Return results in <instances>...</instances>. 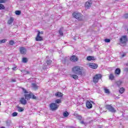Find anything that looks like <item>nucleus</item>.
<instances>
[{
    "label": "nucleus",
    "mask_w": 128,
    "mask_h": 128,
    "mask_svg": "<svg viewBox=\"0 0 128 128\" xmlns=\"http://www.w3.org/2000/svg\"><path fill=\"white\" fill-rule=\"evenodd\" d=\"M11 81H12V82H16V79H12V80H11Z\"/></svg>",
    "instance_id": "nucleus-44"
},
{
    "label": "nucleus",
    "mask_w": 128,
    "mask_h": 128,
    "mask_svg": "<svg viewBox=\"0 0 128 128\" xmlns=\"http://www.w3.org/2000/svg\"><path fill=\"white\" fill-rule=\"evenodd\" d=\"M72 78H74V80H78V76L76 74H72L71 76Z\"/></svg>",
    "instance_id": "nucleus-26"
},
{
    "label": "nucleus",
    "mask_w": 128,
    "mask_h": 128,
    "mask_svg": "<svg viewBox=\"0 0 128 128\" xmlns=\"http://www.w3.org/2000/svg\"><path fill=\"white\" fill-rule=\"evenodd\" d=\"M31 98H32V100H38V97L31 92Z\"/></svg>",
    "instance_id": "nucleus-24"
},
{
    "label": "nucleus",
    "mask_w": 128,
    "mask_h": 128,
    "mask_svg": "<svg viewBox=\"0 0 128 128\" xmlns=\"http://www.w3.org/2000/svg\"><path fill=\"white\" fill-rule=\"evenodd\" d=\"M32 88H33L34 90H38V86H37L36 83H32Z\"/></svg>",
    "instance_id": "nucleus-20"
},
{
    "label": "nucleus",
    "mask_w": 128,
    "mask_h": 128,
    "mask_svg": "<svg viewBox=\"0 0 128 128\" xmlns=\"http://www.w3.org/2000/svg\"><path fill=\"white\" fill-rule=\"evenodd\" d=\"M72 70L76 74H78V76H82V68L80 66H74L72 68Z\"/></svg>",
    "instance_id": "nucleus-1"
},
{
    "label": "nucleus",
    "mask_w": 128,
    "mask_h": 128,
    "mask_svg": "<svg viewBox=\"0 0 128 128\" xmlns=\"http://www.w3.org/2000/svg\"><path fill=\"white\" fill-rule=\"evenodd\" d=\"M22 72H23V74H30V71H28V70H22Z\"/></svg>",
    "instance_id": "nucleus-28"
},
{
    "label": "nucleus",
    "mask_w": 128,
    "mask_h": 128,
    "mask_svg": "<svg viewBox=\"0 0 128 128\" xmlns=\"http://www.w3.org/2000/svg\"><path fill=\"white\" fill-rule=\"evenodd\" d=\"M120 68H116V70H115V72H114V74L116 75V76H118L120 74Z\"/></svg>",
    "instance_id": "nucleus-17"
},
{
    "label": "nucleus",
    "mask_w": 128,
    "mask_h": 128,
    "mask_svg": "<svg viewBox=\"0 0 128 128\" xmlns=\"http://www.w3.org/2000/svg\"><path fill=\"white\" fill-rule=\"evenodd\" d=\"M62 30H64V28L62 27L60 28V29L58 30V33L60 34V36H64V32H62Z\"/></svg>",
    "instance_id": "nucleus-18"
},
{
    "label": "nucleus",
    "mask_w": 128,
    "mask_h": 128,
    "mask_svg": "<svg viewBox=\"0 0 128 128\" xmlns=\"http://www.w3.org/2000/svg\"><path fill=\"white\" fill-rule=\"evenodd\" d=\"M6 8V7H4V4H0V10H4Z\"/></svg>",
    "instance_id": "nucleus-36"
},
{
    "label": "nucleus",
    "mask_w": 128,
    "mask_h": 128,
    "mask_svg": "<svg viewBox=\"0 0 128 128\" xmlns=\"http://www.w3.org/2000/svg\"><path fill=\"white\" fill-rule=\"evenodd\" d=\"M105 42H110V40L106 38L104 40Z\"/></svg>",
    "instance_id": "nucleus-42"
},
{
    "label": "nucleus",
    "mask_w": 128,
    "mask_h": 128,
    "mask_svg": "<svg viewBox=\"0 0 128 128\" xmlns=\"http://www.w3.org/2000/svg\"><path fill=\"white\" fill-rule=\"evenodd\" d=\"M109 80H114V74H110L109 76Z\"/></svg>",
    "instance_id": "nucleus-19"
},
{
    "label": "nucleus",
    "mask_w": 128,
    "mask_h": 128,
    "mask_svg": "<svg viewBox=\"0 0 128 128\" xmlns=\"http://www.w3.org/2000/svg\"><path fill=\"white\" fill-rule=\"evenodd\" d=\"M15 14L17 16H20V14H22V12L20 11V10H16L15 12Z\"/></svg>",
    "instance_id": "nucleus-37"
},
{
    "label": "nucleus",
    "mask_w": 128,
    "mask_h": 128,
    "mask_svg": "<svg viewBox=\"0 0 128 128\" xmlns=\"http://www.w3.org/2000/svg\"><path fill=\"white\" fill-rule=\"evenodd\" d=\"M70 60L71 62H78V58H76V56H72L70 58Z\"/></svg>",
    "instance_id": "nucleus-14"
},
{
    "label": "nucleus",
    "mask_w": 128,
    "mask_h": 128,
    "mask_svg": "<svg viewBox=\"0 0 128 128\" xmlns=\"http://www.w3.org/2000/svg\"><path fill=\"white\" fill-rule=\"evenodd\" d=\"M16 67H14L12 68V70H16Z\"/></svg>",
    "instance_id": "nucleus-48"
},
{
    "label": "nucleus",
    "mask_w": 128,
    "mask_h": 128,
    "mask_svg": "<svg viewBox=\"0 0 128 128\" xmlns=\"http://www.w3.org/2000/svg\"><path fill=\"white\" fill-rule=\"evenodd\" d=\"M89 66L91 68H93L94 70H96L98 68V64H94V63H90L89 64Z\"/></svg>",
    "instance_id": "nucleus-12"
},
{
    "label": "nucleus",
    "mask_w": 128,
    "mask_h": 128,
    "mask_svg": "<svg viewBox=\"0 0 128 128\" xmlns=\"http://www.w3.org/2000/svg\"><path fill=\"white\" fill-rule=\"evenodd\" d=\"M7 40H8L6 39L1 40H0V44H4V42H7Z\"/></svg>",
    "instance_id": "nucleus-33"
},
{
    "label": "nucleus",
    "mask_w": 128,
    "mask_h": 128,
    "mask_svg": "<svg viewBox=\"0 0 128 128\" xmlns=\"http://www.w3.org/2000/svg\"><path fill=\"white\" fill-rule=\"evenodd\" d=\"M116 85L118 86H122V82L121 80L117 81L116 82Z\"/></svg>",
    "instance_id": "nucleus-29"
},
{
    "label": "nucleus",
    "mask_w": 128,
    "mask_h": 128,
    "mask_svg": "<svg viewBox=\"0 0 128 128\" xmlns=\"http://www.w3.org/2000/svg\"><path fill=\"white\" fill-rule=\"evenodd\" d=\"M94 102L92 101H87L86 102V106L87 108H92V104Z\"/></svg>",
    "instance_id": "nucleus-9"
},
{
    "label": "nucleus",
    "mask_w": 128,
    "mask_h": 128,
    "mask_svg": "<svg viewBox=\"0 0 128 128\" xmlns=\"http://www.w3.org/2000/svg\"><path fill=\"white\" fill-rule=\"evenodd\" d=\"M20 52L22 54H26V49L24 47H20Z\"/></svg>",
    "instance_id": "nucleus-10"
},
{
    "label": "nucleus",
    "mask_w": 128,
    "mask_h": 128,
    "mask_svg": "<svg viewBox=\"0 0 128 128\" xmlns=\"http://www.w3.org/2000/svg\"><path fill=\"white\" fill-rule=\"evenodd\" d=\"M72 16L78 20H84V16L80 13L74 12L72 14Z\"/></svg>",
    "instance_id": "nucleus-4"
},
{
    "label": "nucleus",
    "mask_w": 128,
    "mask_h": 128,
    "mask_svg": "<svg viewBox=\"0 0 128 128\" xmlns=\"http://www.w3.org/2000/svg\"><path fill=\"white\" fill-rule=\"evenodd\" d=\"M126 56V54L125 53L123 54L121 58H124V56Z\"/></svg>",
    "instance_id": "nucleus-46"
},
{
    "label": "nucleus",
    "mask_w": 128,
    "mask_h": 128,
    "mask_svg": "<svg viewBox=\"0 0 128 128\" xmlns=\"http://www.w3.org/2000/svg\"><path fill=\"white\" fill-rule=\"evenodd\" d=\"M76 118L77 120H82V117L80 115L76 114Z\"/></svg>",
    "instance_id": "nucleus-30"
},
{
    "label": "nucleus",
    "mask_w": 128,
    "mask_h": 128,
    "mask_svg": "<svg viewBox=\"0 0 128 128\" xmlns=\"http://www.w3.org/2000/svg\"><path fill=\"white\" fill-rule=\"evenodd\" d=\"M56 104H61L62 103V100L60 99H57L55 100Z\"/></svg>",
    "instance_id": "nucleus-35"
},
{
    "label": "nucleus",
    "mask_w": 128,
    "mask_h": 128,
    "mask_svg": "<svg viewBox=\"0 0 128 128\" xmlns=\"http://www.w3.org/2000/svg\"><path fill=\"white\" fill-rule=\"evenodd\" d=\"M22 62L24 64H26V62H28V58H23L22 59Z\"/></svg>",
    "instance_id": "nucleus-31"
},
{
    "label": "nucleus",
    "mask_w": 128,
    "mask_h": 128,
    "mask_svg": "<svg viewBox=\"0 0 128 128\" xmlns=\"http://www.w3.org/2000/svg\"><path fill=\"white\" fill-rule=\"evenodd\" d=\"M14 18L13 17H10L8 21V24H12L14 22Z\"/></svg>",
    "instance_id": "nucleus-16"
},
{
    "label": "nucleus",
    "mask_w": 128,
    "mask_h": 128,
    "mask_svg": "<svg viewBox=\"0 0 128 128\" xmlns=\"http://www.w3.org/2000/svg\"><path fill=\"white\" fill-rule=\"evenodd\" d=\"M24 96L26 100H30L32 98V93H30V94H25Z\"/></svg>",
    "instance_id": "nucleus-15"
},
{
    "label": "nucleus",
    "mask_w": 128,
    "mask_h": 128,
    "mask_svg": "<svg viewBox=\"0 0 128 128\" xmlns=\"http://www.w3.org/2000/svg\"><path fill=\"white\" fill-rule=\"evenodd\" d=\"M102 78V74H96L93 78V82H94V84H98V80H100Z\"/></svg>",
    "instance_id": "nucleus-5"
},
{
    "label": "nucleus",
    "mask_w": 128,
    "mask_h": 128,
    "mask_svg": "<svg viewBox=\"0 0 128 128\" xmlns=\"http://www.w3.org/2000/svg\"><path fill=\"white\" fill-rule=\"evenodd\" d=\"M0 128H5L4 127H1Z\"/></svg>",
    "instance_id": "nucleus-51"
},
{
    "label": "nucleus",
    "mask_w": 128,
    "mask_h": 128,
    "mask_svg": "<svg viewBox=\"0 0 128 128\" xmlns=\"http://www.w3.org/2000/svg\"><path fill=\"white\" fill-rule=\"evenodd\" d=\"M120 44L122 46H126L128 42V36H122L120 39Z\"/></svg>",
    "instance_id": "nucleus-2"
},
{
    "label": "nucleus",
    "mask_w": 128,
    "mask_h": 128,
    "mask_svg": "<svg viewBox=\"0 0 128 128\" xmlns=\"http://www.w3.org/2000/svg\"><path fill=\"white\" fill-rule=\"evenodd\" d=\"M20 102L21 104H24V106H26V104L27 102L26 98H22L20 100Z\"/></svg>",
    "instance_id": "nucleus-13"
},
{
    "label": "nucleus",
    "mask_w": 128,
    "mask_h": 128,
    "mask_svg": "<svg viewBox=\"0 0 128 128\" xmlns=\"http://www.w3.org/2000/svg\"><path fill=\"white\" fill-rule=\"evenodd\" d=\"M6 0H0V4H4V2H5Z\"/></svg>",
    "instance_id": "nucleus-43"
},
{
    "label": "nucleus",
    "mask_w": 128,
    "mask_h": 128,
    "mask_svg": "<svg viewBox=\"0 0 128 128\" xmlns=\"http://www.w3.org/2000/svg\"><path fill=\"white\" fill-rule=\"evenodd\" d=\"M22 90V92L24 94H28V91L26 90L24 88H21Z\"/></svg>",
    "instance_id": "nucleus-34"
},
{
    "label": "nucleus",
    "mask_w": 128,
    "mask_h": 128,
    "mask_svg": "<svg viewBox=\"0 0 128 128\" xmlns=\"http://www.w3.org/2000/svg\"><path fill=\"white\" fill-rule=\"evenodd\" d=\"M6 124L7 126H10V123L8 122V121H6Z\"/></svg>",
    "instance_id": "nucleus-47"
},
{
    "label": "nucleus",
    "mask_w": 128,
    "mask_h": 128,
    "mask_svg": "<svg viewBox=\"0 0 128 128\" xmlns=\"http://www.w3.org/2000/svg\"><path fill=\"white\" fill-rule=\"evenodd\" d=\"M119 92L120 94H124V88H120Z\"/></svg>",
    "instance_id": "nucleus-32"
},
{
    "label": "nucleus",
    "mask_w": 128,
    "mask_h": 128,
    "mask_svg": "<svg viewBox=\"0 0 128 128\" xmlns=\"http://www.w3.org/2000/svg\"><path fill=\"white\" fill-rule=\"evenodd\" d=\"M87 60H94V57L92 56H88L86 58Z\"/></svg>",
    "instance_id": "nucleus-21"
},
{
    "label": "nucleus",
    "mask_w": 128,
    "mask_h": 128,
    "mask_svg": "<svg viewBox=\"0 0 128 128\" xmlns=\"http://www.w3.org/2000/svg\"><path fill=\"white\" fill-rule=\"evenodd\" d=\"M18 116V112H14L12 114V116Z\"/></svg>",
    "instance_id": "nucleus-40"
},
{
    "label": "nucleus",
    "mask_w": 128,
    "mask_h": 128,
    "mask_svg": "<svg viewBox=\"0 0 128 128\" xmlns=\"http://www.w3.org/2000/svg\"><path fill=\"white\" fill-rule=\"evenodd\" d=\"M17 108H18V112H24V108L20 106H17Z\"/></svg>",
    "instance_id": "nucleus-23"
},
{
    "label": "nucleus",
    "mask_w": 128,
    "mask_h": 128,
    "mask_svg": "<svg viewBox=\"0 0 128 128\" xmlns=\"http://www.w3.org/2000/svg\"><path fill=\"white\" fill-rule=\"evenodd\" d=\"M106 110H109V112H116V109H114V107L111 105H106Z\"/></svg>",
    "instance_id": "nucleus-7"
},
{
    "label": "nucleus",
    "mask_w": 128,
    "mask_h": 128,
    "mask_svg": "<svg viewBox=\"0 0 128 128\" xmlns=\"http://www.w3.org/2000/svg\"><path fill=\"white\" fill-rule=\"evenodd\" d=\"M126 66H128V63H126Z\"/></svg>",
    "instance_id": "nucleus-50"
},
{
    "label": "nucleus",
    "mask_w": 128,
    "mask_h": 128,
    "mask_svg": "<svg viewBox=\"0 0 128 128\" xmlns=\"http://www.w3.org/2000/svg\"><path fill=\"white\" fill-rule=\"evenodd\" d=\"M92 0H88L85 4V8H90V6H92Z\"/></svg>",
    "instance_id": "nucleus-11"
},
{
    "label": "nucleus",
    "mask_w": 128,
    "mask_h": 128,
    "mask_svg": "<svg viewBox=\"0 0 128 128\" xmlns=\"http://www.w3.org/2000/svg\"><path fill=\"white\" fill-rule=\"evenodd\" d=\"M14 40H10L9 42V44H10V46H14Z\"/></svg>",
    "instance_id": "nucleus-38"
},
{
    "label": "nucleus",
    "mask_w": 128,
    "mask_h": 128,
    "mask_svg": "<svg viewBox=\"0 0 128 128\" xmlns=\"http://www.w3.org/2000/svg\"><path fill=\"white\" fill-rule=\"evenodd\" d=\"M21 0V1H22V0Z\"/></svg>",
    "instance_id": "nucleus-53"
},
{
    "label": "nucleus",
    "mask_w": 128,
    "mask_h": 128,
    "mask_svg": "<svg viewBox=\"0 0 128 128\" xmlns=\"http://www.w3.org/2000/svg\"><path fill=\"white\" fill-rule=\"evenodd\" d=\"M40 31H38V34L36 38V42H40V41L42 40H44L42 38V36H40Z\"/></svg>",
    "instance_id": "nucleus-8"
},
{
    "label": "nucleus",
    "mask_w": 128,
    "mask_h": 128,
    "mask_svg": "<svg viewBox=\"0 0 128 128\" xmlns=\"http://www.w3.org/2000/svg\"><path fill=\"white\" fill-rule=\"evenodd\" d=\"M123 16L124 18H128V14H124Z\"/></svg>",
    "instance_id": "nucleus-41"
},
{
    "label": "nucleus",
    "mask_w": 128,
    "mask_h": 128,
    "mask_svg": "<svg viewBox=\"0 0 128 128\" xmlns=\"http://www.w3.org/2000/svg\"><path fill=\"white\" fill-rule=\"evenodd\" d=\"M124 72H128V68H125L124 69Z\"/></svg>",
    "instance_id": "nucleus-45"
},
{
    "label": "nucleus",
    "mask_w": 128,
    "mask_h": 128,
    "mask_svg": "<svg viewBox=\"0 0 128 128\" xmlns=\"http://www.w3.org/2000/svg\"><path fill=\"white\" fill-rule=\"evenodd\" d=\"M0 106H1L0 102Z\"/></svg>",
    "instance_id": "nucleus-52"
},
{
    "label": "nucleus",
    "mask_w": 128,
    "mask_h": 128,
    "mask_svg": "<svg viewBox=\"0 0 128 128\" xmlns=\"http://www.w3.org/2000/svg\"><path fill=\"white\" fill-rule=\"evenodd\" d=\"M69 114H68V112L66 111L63 113V116H64V118H66V117L68 116Z\"/></svg>",
    "instance_id": "nucleus-27"
},
{
    "label": "nucleus",
    "mask_w": 128,
    "mask_h": 128,
    "mask_svg": "<svg viewBox=\"0 0 128 128\" xmlns=\"http://www.w3.org/2000/svg\"><path fill=\"white\" fill-rule=\"evenodd\" d=\"M52 61L50 60L46 61V62L43 64L42 72H46L48 68H50V66L52 64Z\"/></svg>",
    "instance_id": "nucleus-3"
},
{
    "label": "nucleus",
    "mask_w": 128,
    "mask_h": 128,
    "mask_svg": "<svg viewBox=\"0 0 128 128\" xmlns=\"http://www.w3.org/2000/svg\"><path fill=\"white\" fill-rule=\"evenodd\" d=\"M104 91L105 94H110V90L106 88H104Z\"/></svg>",
    "instance_id": "nucleus-25"
},
{
    "label": "nucleus",
    "mask_w": 128,
    "mask_h": 128,
    "mask_svg": "<svg viewBox=\"0 0 128 128\" xmlns=\"http://www.w3.org/2000/svg\"><path fill=\"white\" fill-rule=\"evenodd\" d=\"M80 124H84V126H86V123L84 122V120H80Z\"/></svg>",
    "instance_id": "nucleus-39"
},
{
    "label": "nucleus",
    "mask_w": 128,
    "mask_h": 128,
    "mask_svg": "<svg viewBox=\"0 0 128 128\" xmlns=\"http://www.w3.org/2000/svg\"><path fill=\"white\" fill-rule=\"evenodd\" d=\"M40 34H44V32L42 31L41 32H40Z\"/></svg>",
    "instance_id": "nucleus-49"
},
{
    "label": "nucleus",
    "mask_w": 128,
    "mask_h": 128,
    "mask_svg": "<svg viewBox=\"0 0 128 128\" xmlns=\"http://www.w3.org/2000/svg\"><path fill=\"white\" fill-rule=\"evenodd\" d=\"M50 108L52 110H56L58 108V106L56 103H51Z\"/></svg>",
    "instance_id": "nucleus-6"
},
{
    "label": "nucleus",
    "mask_w": 128,
    "mask_h": 128,
    "mask_svg": "<svg viewBox=\"0 0 128 128\" xmlns=\"http://www.w3.org/2000/svg\"><path fill=\"white\" fill-rule=\"evenodd\" d=\"M56 96H58V98H62V94L60 92H58L55 94Z\"/></svg>",
    "instance_id": "nucleus-22"
}]
</instances>
